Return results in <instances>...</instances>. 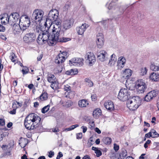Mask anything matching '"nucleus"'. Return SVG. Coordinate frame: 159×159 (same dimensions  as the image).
I'll list each match as a JSON object with an SVG mask.
<instances>
[{"label":"nucleus","mask_w":159,"mask_h":159,"mask_svg":"<svg viewBox=\"0 0 159 159\" xmlns=\"http://www.w3.org/2000/svg\"><path fill=\"white\" fill-rule=\"evenodd\" d=\"M127 155V152L126 150L123 149L120 154V157L121 159H124Z\"/></svg>","instance_id":"2f4dec72"},{"label":"nucleus","mask_w":159,"mask_h":159,"mask_svg":"<svg viewBox=\"0 0 159 159\" xmlns=\"http://www.w3.org/2000/svg\"><path fill=\"white\" fill-rule=\"evenodd\" d=\"M79 126V125L78 124L73 125L71 126L70 127L71 128V130H73L75 129V128L78 127Z\"/></svg>","instance_id":"774afa93"},{"label":"nucleus","mask_w":159,"mask_h":159,"mask_svg":"<svg viewBox=\"0 0 159 159\" xmlns=\"http://www.w3.org/2000/svg\"><path fill=\"white\" fill-rule=\"evenodd\" d=\"M126 60L123 56L119 57L117 61V67L118 69L121 70L125 66L126 63Z\"/></svg>","instance_id":"dca6fc26"},{"label":"nucleus","mask_w":159,"mask_h":159,"mask_svg":"<svg viewBox=\"0 0 159 159\" xmlns=\"http://www.w3.org/2000/svg\"><path fill=\"white\" fill-rule=\"evenodd\" d=\"M150 69L153 71H158L159 70V66L154 63H152L150 66Z\"/></svg>","instance_id":"c85d7f7f"},{"label":"nucleus","mask_w":159,"mask_h":159,"mask_svg":"<svg viewBox=\"0 0 159 159\" xmlns=\"http://www.w3.org/2000/svg\"><path fill=\"white\" fill-rule=\"evenodd\" d=\"M89 120H89L88 122L91 126L90 129H92L94 125V122L93 120L91 118H90Z\"/></svg>","instance_id":"de8ad7c7"},{"label":"nucleus","mask_w":159,"mask_h":159,"mask_svg":"<svg viewBox=\"0 0 159 159\" xmlns=\"http://www.w3.org/2000/svg\"><path fill=\"white\" fill-rule=\"evenodd\" d=\"M135 86L137 91L139 93H143L146 89V84L143 80H138L136 82L135 84L133 86Z\"/></svg>","instance_id":"1a4fd4ad"},{"label":"nucleus","mask_w":159,"mask_h":159,"mask_svg":"<svg viewBox=\"0 0 159 159\" xmlns=\"http://www.w3.org/2000/svg\"><path fill=\"white\" fill-rule=\"evenodd\" d=\"M88 25L86 23L83 24L81 26L77 27L76 30L79 35H82L88 27Z\"/></svg>","instance_id":"a211bd4d"},{"label":"nucleus","mask_w":159,"mask_h":159,"mask_svg":"<svg viewBox=\"0 0 159 159\" xmlns=\"http://www.w3.org/2000/svg\"><path fill=\"white\" fill-rule=\"evenodd\" d=\"M5 125V120L4 119L0 118V126H4Z\"/></svg>","instance_id":"603ef678"},{"label":"nucleus","mask_w":159,"mask_h":159,"mask_svg":"<svg viewBox=\"0 0 159 159\" xmlns=\"http://www.w3.org/2000/svg\"><path fill=\"white\" fill-rule=\"evenodd\" d=\"M115 63L116 61L111 60V59L109 61L108 64L110 66H114Z\"/></svg>","instance_id":"864d4df0"},{"label":"nucleus","mask_w":159,"mask_h":159,"mask_svg":"<svg viewBox=\"0 0 159 159\" xmlns=\"http://www.w3.org/2000/svg\"><path fill=\"white\" fill-rule=\"evenodd\" d=\"M64 89L65 90L70 91V87L69 85H66L64 86Z\"/></svg>","instance_id":"bf43d9fd"},{"label":"nucleus","mask_w":159,"mask_h":159,"mask_svg":"<svg viewBox=\"0 0 159 159\" xmlns=\"http://www.w3.org/2000/svg\"><path fill=\"white\" fill-rule=\"evenodd\" d=\"M132 73V71L129 69H126L122 71V74L123 77L125 78L126 79H127L125 84L126 87L127 88H129V90H132L133 89H131V83L129 84V81H130L129 78L131 76Z\"/></svg>","instance_id":"423d86ee"},{"label":"nucleus","mask_w":159,"mask_h":159,"mask_svg":"<svg viewBox=\"0 0 159 159\" xmlns=\"http://www.w3.org/2000/svg\"><path fill=\"white\" fill-rule=\"evenodd\" d=\"M103 143L106 144H109L111 141V139L109 137H104L102 139Z\"/></svg>","instance_id":"473e14b6"},{"label":"nucleus","mask_w":159,"mask_h":159,"mask_svg":"<svg viewBox=\"0 0 159 159\" xmlns=\"http://www.w3.org/2000/svg\"><path fill=\"white\" fill-rule=\"evenodd\" d=\"M78 73L77 69H71L69 70H67L66 72V74L69 75H74L77 74Z\"/></svg>","instance_id":"a878e982"},{"label":"nucleus","mask_w":159,"mask_h":159,"mask_svg":"<svg viewBox=\"0 0 159 159\" xmlns=\"http://www.w3.org/2000/svg\"><path fill=\"white\" fill-rule=\"evenodd\" d=\"M44 15L43 11L41 9H36L34 10L32 14V17L36 22H40L43 20Z\"/></svg>","instance_id":"6e6552de"},{"label":"nucleus","mask_w":159,"mask_h":159,"mask_svg":"<svg viewBox=\"0 0 159 159\" xmlns=\"http://www.w3.org/2000/svg\"><path fill=\"white\" fill-rule=\"evenodd\" d=\"M150 132L153 138H157L159 136V134L154 129H152Z\"/></svg>","instance_id":"c9c22d12"},{"label":"nucleus","mask_w":159,"mask_h":159,"mask_svg":"<svg viewBox=\"0 0 159 159\" xmlns=\"http://www.w3.org/2000/svg\"><path fill=\"white\" fill-rule=\"evenodd\" d=\"M8 15L7 14H5L3 16L0 18L1 20V22L2 24H6L7 23L9 24V20H8Z\"/></svg>","instance_id":"5701e85b"},{"label":"nucleus","mask_w":159,"mask_h":159,"mask_svg":"<svg viewBox=\"0 0 159 159\" xmlns=\"http://www.w3.org/2000/svg\"><path fill=\"white\" fill-rule=\"evenodd\" d=\"M70 3L69 2H67L64 5L63 7V10L64 11H66L69 10L70 7Z\"/></svg>","instance_id":"e433bc0d"},{"label":"nucleus","mask_w":159,"mask_h":159,"mask_svg":"<svg viewBox=\"0 0 159 159\" xmlns=\"http://www.w3.org/2000/svg\"><path fill=\"white\" fill-rule=\"evenodd\" d=\"M19 26L20 30L23 32L26 30L27 28L29 27V25H25L22 23H19Z\"/></svg>","instance_id":"4c0bfd02"},{"label":"nucleus","mask_w":159,"mask_h":159,"mask_svg":"<svg viewBox=\"0 0 159 159\" xmlns=\"http://www.w3.org/2000/svg\"><path fill=\"white\" fill-rule=\"evenodd\" d=\"M104 38L102 33H98L97 35L96 43L98 48H101L104 44Z\"/></svg>","instance_id":"4468645a"},{"label":"nucleus","mask_w":159,"mask_h":159,"mask_svg":"<svg viewBox=\"0 0 159 159\" xmlns=\"http://www.w3.org/2000/svg\"><path fill=\"white\" fill-rule=\"evenodd\" d=\"M48 157L50 158L52 157L54 155V153L53 151H51L48 152Z\"/></svg>","instance_id":"4d7b16f0"},{"label":"nucleus","mask_w":159,"mask_h":159,"mask_svg":"<svg viewBox=\"0 0 159 159\" xmlns=\"http://www.w3.org/2000/svg\"><path fill=\"white\" fill-rule=\"evenodd\" d=\"M48 81L50 83L52 82L55 79L54 75L51 74H48L47 76Z\"/></svg>","instance_id":"c756f323"},{"label":"nucleus","mask_w":159,"mask_h":159,"mask_svg":"<svg viewBox=\"0 0 159 159\" xmlns=\"http://www.w3.org/2000/svg\"><path fill=\"white\" fill-rule=\"evenodd\" d=\"M52 130L53 132H57L59 131V129L57 127L52 129Z\"/></svg>","instance_id":"0e129e2a"},{"label":"nucleus","mask_w":159,"mask_h":159,"mask_svg":"<svg viewBox=\"0 0 159 159\" xmlns=\"http://www.w3.org/2000/svg\"><path fill=\"white\" fill-rule=\"evenodd\" d=\"M152 99V98H151L148 93L147 94V95L145 97V101L147 102H149Z\"/></svg>","instance_id":"09e8293b"},{"label":"nucleus","mask_w":159,"mask_h":159,"mask_svg":"<svg viewBox=\"0 0 159 159\" xmlns=\"http://www.w3.org/2000/svg\"><path fill=\"white\" fill-rule=\"evenodd\" d=\"M35 39V34L33 33L26 34L23 37L24 41L25 43H29L33 42Z\"/></svg>","instance_id":"f8f14e48"},{"label":"nucleus","mask_w":159,"mask_h":159,"mask_svg":"<svg viewBox=\"0 0 159 159\" xmlns=\"http://www.w3.org/2000/svg\"><path fill=\"white\" fill-rule=\"evenodd\" d=\"M49 107L50 106L49 105L45 106L42 109L41 112L43 113H45L49 110Z\"/></svg>","instance_id":"a18cd8bd"},{"label":"nucleus","mask_w":159,"mask_h":159,"mask_svg":"<svg viewBox=\"0 0 159 159\" xmlns=\"http://www.w3.org/2000/svg\"><path fill=\"white\" fill-rule=\"evenodd\" d=\"M10 57L12 62H15L16 61V56L13 52L11 53Z\"/></svg>","instance_id":"c03bdc74"},{"label":"nucleus","mask_w":159,"mask_h":159,"mask_svg":"<svg viewBox=\"0 0 159 159\" xmlns=\"http://www.w3.org/2000/svg\"><path fill=\"white\" fill-rule=\"evenodd\" d=\"M28 70L27 69H23L22 70V72L23 75H25L26 74L28 73Z\"/></svg>","instance_id":"338daca9"},{"label":"nucleus","mask_w":159,"mask_h":159,"mask_svg":"<svg viewBox=\"0 0 159 159\" xmlns=\"http://www.w3.org/2000/svg\"><path fill=\"white\" fill-rule=\"evenodd\" d=\"M158 92L155 90H152L148 93L149 95L152 98V99L156 97L157 94Z\"/></svg>","instance_id":"f704fd0d"},{"label":"nucleus","mask_w":159,"mask_h":159,"mask_svg":"<svg viewBox=\"0 0 159 159\" xmlns=\"http://www.w3.org/2000/svg\"><path fill=\"white\" fill-rule=\"evenodd\" d=\"M63 154L61 152H59L58 155H57V156L56 157L57 159H60L61 157H63Z\"/></svg>","instance_id":"13d9d810"},{"label":"nucleus","mask_w":159,"mask_h":159,"mask_svg":"<svg viewBox=\"0 0 159 159\" xmlns=\"http://www.w3.org/2000/svg\"><path fill=\"white\" fill-rule=\"evenodd\" d=\"M51 28V27L48 26V25L46 27L45 26L46 30L43 31L42 33L39 35L37 41L39 44H43L47 42L49 45H52L51 36L50 35L49 32Z\"/></svg>","instance_id":"f03ea898"},{"label":"nucleus","mask_w":159,"mask_h":159,"mask_svg":"<svg viewBox=\"0 0 159 159\" xmlns=\"http://www.w3.org/2000/svg\"><path fill=\"white\" fill-rule=\"evenodd\" d=\"M71 40V39L70 38L62 37L60 38V40H58V42L66 43L67 41Z\"/></svg>","instance_id":"58836bf2"},{"label":"nucleus","mask_w":159,"mask_h":159,"mask_svg":"<svg viewBox=\"0 0 159 159\" xmlns=\"http://www.w3.org/2000/svg\"><path fill=\"white\" fill-rule=\"evenodd\" d=\"M101 114V110L99 108L95 109L93 112V115L94 117L97 118Z\"/></svg>","instance_id":"393cba45"},{"label":"nucleus","mask_w":159,"mask_h":159,"mask_svg":"<svg viewBox=\"0 0 159 159\" xmlns=\"http://www.w3.org/2000/svg\"><path fill=\"white\" fill-rule=\"evenodd\" d=\"M74 22V19L72 18L65 19L63 22V28L65 30L70 29L73 25Z\"/></svg>","instance_id":"ddd939ff"},{"label":"nucleus","mask_w":159,"mask_h":159,"mask_svg":"<svg viewBox=\"0 0 159 159\" xmlns=\"http://www.w3.org/2000/svg\"><path fill=\"white\" fill-rule=\"evenodd\" d=\"M81 128L83 129L82 131L83 133H85L87 131V127L86 126H82L81 127Z\"/></svg>","instance_id":"69168bd1"},{"label":"nucleus","mask_w":159,"mask_h":159,"mask_svg":"<svg viewBox=\"0 0 159 159\" xmlns=\"http://www.w3.org/2000/svg\"><path fill=\"white\" fill-rule=\"evenodd\" d=\"M85 59L89 61V64L91 66L95 61V57L93 53L88 52L85 56Z\"/></svg>","instance_id":"2eb2a0df"},{"label":"nucleus","mask_w":159,"mask_h":159,"mask_svg":"<svg viewBox=\"0 0 159 159\" xmlns=\"http://www.w3.org/2000/svg\"><path fill=\"white\" fill-rule=\"evenodd\" d=\"M83 59L81 58H78L77 61L75 64V66H80L83 65Z\"/></svg>","instance_id":"7c9ffc66"},{"label":"nucleus","mask_w":159,"mask_h":159,"mask_svg":"<svg viewBox=\"0 0 159 159\" xmlns=\"http://www.w3.org/2000/svg\"><path fill=\"white\" fill-rule=\"evenodd\" d=\"M13 18L14 19L16 22H17L19 18V15L18 13L15 12L11 14Z\"/></svg>","instance_id":"a19ab883"},{"label":"nucleus","mask_w":159,"mask_h":159,"mask_svg":"<svg viewBox=\"0 0 159 159\" xmlns=\"http://www.w3.org/2000/svg\"><path fill=\"white\" fill-rule=\"evenodd\" d=\"M78 104L80 107H85L88 105V101L85 99H82L79 101Z\"/></svg>","instance_id":"b1692460"},{"label":"nucleus","mask_w":159,"mask_h":159,"mask_svg":"<svg viewBox=\"0 0 159 159\" xmlns=\"http://www.w3.org/2000/svg\"><path fill=\"white\" fill-rule=\"evenodd\" d=\"M59 15L58 11L56 9H52L49 11L47 19L44 24V26L51 27L52 22L56 21Z\"/></svg>","instance_id":"39448f33"},{"label":"nucleus","mask_w":159,"mask_h":159,"mask_svg":"<svg viewBox=\"0 0 159 159\" xmlns=\"http://www.w3.org/2000/svg\"><path fill=\"white\" fill-rule=\"evenodd\" d=\"M150 80L152 81L157 82L159 81V74L153 72L149 76Z\"/></svg>","instance_id":"4be33fe9"},{"label":"nucleus","mask_w":159,"mask_h":159,"mask_svg":"<svg viewBox=\"0 0 159 159\" xmlns=\"http://www.w3.org/2000/svg\"><path fill=\"white\" fill-rule=\"evenodd\" d=\"M19 23H22L25 25H30V18L27 15L22 16L19 20Z\"/></svg>","instance_id":"6ab92c4d"},{"label":"nucleus","mask_w":159,"mask_h":159,"mask_svg":"<svg viewBox=\"0 0 159 159\" xmlns=\"http://www.w3.org/2000/svg\"><path fill=\"white\" fill-rule=\"evenodd\" d=\"M108 57V55L105 51H102L98 54V58L101 61L106 60Z\"/></svg>","instance_id":"f3484780"},{"label":"nucleus","mask_w":159,"mask_h":159,"mask_svg":"<svg viewBox=\"0 0 159 159\" xmlns=\"http://www.w3.org/2000/svg\"><path fill=\"white\" fill-rule=\"evenodd\" d=\"M5 30V28L4 26L0 24V32H4Z\"/></svg>","instance_id":"680f3d73"},{"label":"nucleus","mask_w":159,"mask_h":159,"mask_svg":"<svg viewBox=\"0 0 159 159\" xmlns=\"http://www.w3.org/2000/svg\"><path fill=\"white\" fill-rule=\"evenodd\" d=\"M141 102V99L139 96H134L127 100L126 103L127 107L130 110L135 111L139 106Z\"/></svg>","instance_id":"7ed1b4c3"},{"label":"nucleus","mask_w":159,"mask_h":159,"mask_svg":"<svg viewBox=\"0 0 159 159\" xmlns=\"http://www.w3.org/2000/svg\"><path fill=\"white\" fill-rule=\"evenodd\" d=\"M61 52V51H60ZM67 57L66 52L60 53L56 57L55 62L56 64L61 65L65 61Z\"/></svg>","instance_id":"9b49d317"},{"label":"nucleus","mask_w":159,"mask_h":159,"mask_svg":"<svg viewBox=\"0 0 159 159\" xmlns=\"http://www.w3.org/2000/svg\"><path fill=\"white\" fill-rule=\"evenodd\" d=\"M76 137L77 139H81L82 137V133H80L77 134H76Z\"/></svg>","instance_id":"6e6d98bb"},{"label":"nucleus","mask_w":159,"mask_h":159,"mask_svg":"<svg viewBox=\"0 0 159 159\" xmlns=\"http://www.w3.org/2000/svg\"><path fill=\"white\" fill-rule=\"evenodd\" d=\"M8 20H9V24L11 25H14L16 22V21L13 18L12 14L8 16Z\"/></svg>","instance_id":"cd10ccee"},{"label":"nucleus","mask_w":159,"mask_h":159,"mask_svg":"<svg viewBox=\"0 0 159 159\" xmlns=\"http://www.w3.org/2000/svg\"><path fill=\"white\" fill-rule=\"evenodd\" d=\"M111 60H112L113 61H116V56L115 54H112L111 56Z\"/></svg>","instance_id":"5fc2aeb1"},{"label":"nucleus","mask_w":159,"mask_h":159,"mask_svg":"<svg viewBox=\"0 0 159 159\" xmlns=\"http://www.w3.org/2000/svg\"><path fill=\"white\" fill-rule=\"evenodd\" d=\"M40 99L42 101H44L48 98V94L47 93L44 92L40 96Z\"/></svg>","instance_id":"72a5a7b5"},{"label":"nucleus","mask_w":159,"mask_h":159,"mask_svg":"<svg viewBox=\"0 0 159 159\" xmlns=\"http://www.w3.org/2000/svg\"><path fill=\"white\" fill-rule=\"evenodd\" d=\"M114 149L116 152L119 149V146L116 143L114 144Z\"/></svg>","instance_id":"052dcab7"},{"label":"nucleus","mask_w":159,"mask_h":159,"mask_svg":"<svg viewBox=\"0 0 159 159\" xmlns=\"http://www.w3.org/2000/svg\"><path fill=\"white\" fill-rule=\"evenodd\" d=\"M130 92L129 91L125 88L121 89L118 95V98L122 101H125L127 100L130 97Z\"/></svg>","instance_id":"0eeeda50"},{"label":"nucleus","mask_w":159,"mask_h":159,"mask_svg":"<svg viewBox=\"0 0 159 159\" xmlns=\"http://www.w3.org/2000/svg\"><path fill=\"white\" fill-rule=\"evenodd\" d=\"M61 26L60 24H56L52 27V35H51L52 45H54L56 41L60 40V34L61 32Z\"/></svg>","instance_id":"20e7f679"},{"label":"nucleus","mask_w":159,"mask_h":159,"mask_svg":"<svg viewBox=\"0 0 159 159\" xmlns=\"http://www.w3.org/2000/svg\"><path fill=\"white\" fill-rule=\"evenodd\" d=\"M118 0H112L111 2L109 4L108 6L107 4H106V7H107L109 10L112 9L114 13H116L118 14V15H121L123 13L124 10H121L120 7L117 6L116 5L114 7H113V3H115Z\"/></svg>","instance_id":"9d476101"},{"label":"nucleus","mask_w":159,"mask_h":159,"mask_svg":"<svg viewBox=\"0 0 159 159\" xmlns=\"http://www.w3.org/2000/svg\"><path fill=\"white\" fill-rule=\"evenodd\" d=\"M41 118L39 116L34 113L29 114L25 119L24 125L28 130H33L38 127Z\"/></svg>","instance_id":"f257e3e1"},{"label":"nucleus","mask_w":159,"mask_h":159,"mask_svg":"<svg viewBox=\"0 0 159 159\" xmlns=\"http://www.w3.org/2000/svg\"><path fill=\"white\" fill-rule=\"evenodd\" d=\"M84 81L88 83V85L89 87H91L93 85V83L89 78H86L85 79Z\"/></svg>","instance_id":"79ce46f5"},{"label":"nucleus","mask_w":159,"mask_h":159,"mask_svg":"<svg viewBox=\"0 0 159 159\" xmlns=\"http://www.w3.org/2000/svg\"><path fill=\"white\" fill-rule=\"evenodd\" d=\"M28 139L25 138L22 139L19 144L22 148H24L28 143Z\"/></svg>","instance_id":"bb28decb"},{"label":"nucleus","mask_w":159,"mask_h":159,"mask_svg":"<svg viewBox=\"0 0 159 159\" xmlns=\"http://www.w3.org/2000/svg\"><path fill=\"white\" fill-rule=\"evenodd\" d=\"M140 71L141 75H144L146 74L148 71V69L145 67H143L141 68Z\"/></svg>","instance_id":"37998d69"},{"label":"nucleus","mask_w":159,"mask_h":159,"mask_svg":"<svg viewBox=\"0 0 159 159\" xmlns=\"http://www.w3.org/2000/svg\"><path fill=\"white\" fill-rule=\"evenodd\" d=\"M95 153L96 154V156L98 157L100 156L102 154L101 151L98 149L96 150Z\"/></svg>","instance_id":"3c124183"},{"label":"nucleus","mask_w":159,"mask_h":159,"mask_svg":"<svg viewBox=\"0 0 159 159\" xmlns=\"http://www.w3.org/2000/svg\"><path fill=\"white\" fill-rule=\"evenodd\" d=\"M51 83V87L53 89H57L58 87V83L54 81Z\"/></svg>","instance_id":"ea45409f"},{"label":"nucleus","mask_w":159,"mask_h":159,"mask_svg":"<svg viewBox=\"0 0 159 159\" xmlns=\"http://www.w3.org/2000/svg\"><path fill=\"white\" fill-rule=\"evenodd\" d=\"M104 106L109 111H112L114 109V105L113 102L110 100H108L104 104Z\"/></svg>","instance_id":"aec40b11"},{"label":"nucleus","mask_w":159,"mask_h":159,"mask_svg":"<svg viewBox=\"0 0 159 159\" xmlns=\"http://www.w3.org/2000/svg\"><path fill=\"white\" fill-rule=\"evenodd\" d=\"M73 104L72 102L70 100L67 101L66 103V106L67 107H70Z\"/></svg>","instance_id":"8fccbe9b"},{"label":"nucleus","mask_w":159,"mask_h":159,"mask_svg":"<svg viewBox=\"0 0 159 159\" xmlns=\"http://www.w3.org/2000/svg\"><path fill=\"white\" fill-rule=\"evenodd\" d=\"M78 58H74L69 61L70 64V65H73L75 66V64H76V61H77Z\"/></svg>","instance_id":"49530a36"},{"label":"nucleus","mask_w":159,"mask_h":159,"mask_svg":"<svg viewBox=\"0 0 159 159\" xmlns=\"http://www.w3.org/2000/svg\"><path fill=\"white\" fill-rule=\"evenodd\" d=\"M150 137L152 138V135L150 132L146 134L145 135V137H147V138H149Z\"/></svg>","instance_id":"e2e57ef3"},{"label":"nucleus","mask_w":159,"mask_h":159,"mask_svg":"<svg viewBox=\"0 0 159 159\" xmlns=\"http://www.w3.org/2000/svg\"><path fill=\"white\" fill-rule=\"evenodd\" d=\"M9 133L6 128H0V141L2 140L4 137L8 136Z\"/></svg>","instance_id":"412c9836"}]
</instances>
